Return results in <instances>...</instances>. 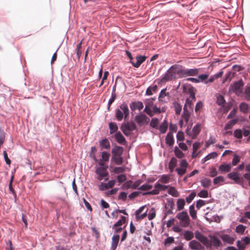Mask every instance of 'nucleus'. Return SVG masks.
<instances>
[{"instance_id":"1","label":"nucleus","mask_w":250,"mask_h":250,"mask_svg":"<svg viewBox=\"0 0 250 250\" xmlns=\"http://www.w3.org/2000/svg\"><path fill=\"white\" fill-rule=\"evenodd\" d=\"M182 87L184 93L189 94V98L186 101L184 109H192L193 107V102L196 100L195 90L190 84H184Z\"/></svg>"},{"instance_id":"2","label":"nucleus","mask_w":250,"mask_h":250,"mask_svg":"<svg viewBox=\"0 0 250 250\" xmlns=\"http://www.w3.org/2000/svg\"><path fill=\"white\" fill-rule=\"evenodd\" d=\"M196 238L208 248L212 246L217 247L221 245L220 241L215 235H209V238L205 235H195Z\"/></svg>"},{"instance_id":"3","label":"nucleus","mask_w":250,"mask_h":250,"mask_svg":"<svg viewBox=\"0 0 250 250\" xmlns=\"http://www.w3.org/2000/svg\"><path fill=\"white\" fill-rule=\"evenodd\" d=\"M129 115V110L127 104L125 103L121 104L115 111L116 118L119 121H121L124 118L125 120L126 119Z\"/></svg>"},{"instance_id":"4","label":"nucleus","mask_w":250,"mask_h":250,"mask_svg":"<svg viewBox=\"0 0 250 250\" xmlns=\"http://www.w3.org/2000/svg\"><path fill=\"white\" fill-rule=\"evenodd\" d=\"M181 73V70L179 69V66L177 65H172L167 71L164 77L162 78V81L167 82L172 80L175 78V74H179Z\"/></svg>"},{"instance_id":"5","label":"nucleus","mask_w":250,"mask_h":250,"mask_svg":"<svg viewBox=\"0 0 250 250\" xmlns=\"http://www.w3.org/2000/svg\"><path fill=\"white\" fill-rule=\"evenodd\" d=\"M176 217L179 220V224L181 227L186 228L189 226L190 219L187 211H183L178 212Z\"/></svg>"},{"instance_id":"6","label":"nucleus","mask_w":250,"mask_h":250,"mask_svg":"<svg viewBox=\"0 0 250 250\" xmlns=\"http://www.w3.org/2000/svg\"><path fill=\"white\" fill-rule=\"evenodd\" d=\"M244 86V83L242 80H240L237 82H234L230 85L229 91L235 93L236 95L239 96L242 94V87Z\"/></svg>"},{"instance_id":"7","label":"nucleus","mask_w":250,"mask_h":250,"mask_svg":"<svg viewBox=\"0 0 250 250\" xmlns=\"http://www.w3.org/2000/svg\"><path fill=\"white\" fill-rule=\"evenodd\" d=\"M136 128V125L133 122H127L122 124L121 129L125 135L126 136L130 135L131 132Z\"/></svg>"},{"instance_id":"8","label":"nucleus","mask_w":250,"mask_h":250,"mask_svg":"<svg viewBox=\"0 0 250 250\" xmlns=\"http://www.w3.org/2000/svg\"><path fill=\"white\" fill-rule=\"evenodd\" d=\"M107 167H96L95 172L97 175V179L101 181L103 179L107 181L108 178H106L108 175L107 171Z\"/></svg>"},{"instance_id":"9","label":"nucleus","mask_w":250,"mask_h":250,"mask_svg":"<svg viewBox=\"0 0 250 250\" xmlns=\"http://www.w3.org/2000/svg\"><path fill=\"white\" fill-rule=\"evenodd\" d=\"M168 186L161 185L159 182L155 183L154 185V189L152 190L143 193V195H157L160 193V191H165L168 188Z\"/></svg>"},{"instance_id":"10","label":"nucleus","mask_w":250,"mask_h":250,"mask_svg":"<svg viewBox=\"0 0 250 250\" xmlns=\"http://www.w3.org/2000/svg\"><path fill=\"white\" fill-rule=\"evenodd\" d=\"M201 131L200 125L198 124L195 125L193 128L191 130L188 127L186 130V133L187 135L189 136L191 139H195L199 134Z\"/></svg>"},{"instance_id":"11","label":"nucleus","mask_w":250,"mask_h":250,"mask_svg":"<svg viewBox=\"0 0 250 250\" xmlns=\"http://www.w3.org/2000/svg\"><path fill=\"white\" fill-rule=\"evenodd\" d=\"M188 163L186 160L183 159L180 161V167L176 168L175 170L177 173V174L181 176L185 174L187 172V169L188 167Z\"/></svg>"},{"instance_id":"12","label":"nucleus","mask_w":250,"mask_h":250,"mask_svg":"<svg viewBox=\"0 0 250 250\" xmlns=\"http://www.w3.org/2000/svg\"><path fill=\"white\" fill-rule=\"evenodd\" d=\"M135 121L139 125H143L147 124L149 121V119L146 115L140 114L135 117Z\"/></svg>"},{"instance_id":"13","label":"nucleus","mask_w":250,"mask_h":250,"mask_svg":"<svg viewBox=\"0 0 250 250\" xmlns=\"http://www.w3.org/2000/svg\"><path fill=\"white\" fill-rule=\"evenodd\" d=\"M125 221V217L124 216H122L121 219H120L113 226V229L114 231V233H120L122 230V226L123 224H124Z\"/></svg>"},{"instance_id":"14","label":"nucleus","mask_w":250,"mask_h":250,"mask_svg":"<svg viewBox=\"0 0 250 250\" xmlns=\"http://www.w3.org/2000/svg\"><path fill=\"white\" fill-rule=\"evenodd\" d=\"M250 243V238L247 236L241 240L237 241V246L239 250H244L246 246Z\"/></svg>"},{"instance_id":"15","label":"nucleus","mask_w":250,"mask_h":250,"mask_svg":"<svg viewBox=\"0 0 250 250\" xmlns=\"http://www.w3.org/2000/svg\"><path fill=\"white\" fill-rule=\"evenodd\" d=\"M115 180H110L107 183L102 182L99 185L98 188L100 190H105L113 187L115 185Z\"/></svg>"},{"instance_id":"16","label":"nucleus","mask_w":250,"mask_h":250,"mask_svg":"<svg viewBox=\"0 0 250 250\" xmlns=\"http://www.w3.org/2000/svg\"><path fill=\"white\" fill-rule=\"evenodd\" d=\"M181 73L184 75L189 76H196L199 73V69H186L181 70Z\"/></svg>"},{"instance_id":"17","label":"nucleus","mask_w":250,"mask_h":250,"mask_svg":"<svg viewBox=\"0 0 250 250\" xmlns=\"http://www.w3.org/2000/svg\"><path fill=\"white\" fill-rule=\"evenodd\" d=\"M227 176L228 178L233 180L236 184H240L242 182L239 174L236 172L229 173Z\"/></svg>"},{"instance_id":"18","label":"nucleus","mask_w":250,"mask_h":250,"mask_svg":"<svg viewBox=\"0 0 250 250\" xmlns=\"http://www.w3.org/2000/svg\"><path fill=\"white\" fill-rule=\"evenodd\" d=\"M190 117L189 112L188 109H184V112L182 116V119L180 121V125L182 126L184 123L187 124L189 121Z\"/></svg>"},{"instance_id":"19","label":"nucleus","mask_w":250,"mask_h":250,"mask_svg":"<svg viewBox=\"0 0 250 250\" xmlns=\"http://www.w3.org/2000/svg\"><path fill=\"white\" fill-rule=\"evenodd\" d=\"M166 91V88H164L161 91L158 98L160 102L165 103L168 100L169 93L168 92H167Z\"/></svg>"},{"instance_id":"20","label":"nucleus","mask_w":250,"mask_h":250,"mask_svg":"<svg viewBox=\"0 0 250 250\" xmlns=\"http://www.w3.org/2000/svg\"><path fill=\"white\" fill-rule=\"evenodd\" d=\"M130 109L132 111H134L136 109H138L139 110L142 109L144 107L143 104L142 102L137 101L132 102L130 104Z\"/></svg>"},{"instance_id":"21","label":"nucleus","mask_w":250,"mask_h":250,"mask_svg":"<svg viewBox=\"0 0 250 250\" xmlns=\"http://www.w3.org/2000/svg\"><path fill=\"white\" fill-rule=\"evenodd\" d=\"M116 141L121 145H125L126 140L120 132H118L115 134Z\"/></svg>"},{"instance_id":"22","label":"nucleus","mask_w":250,"mask_h":250,"mask_svg":"<svg viewBox=\"0 0 250 250\" xmlns=\"http://www.w3.org/2000/svg\"><path fill=\"white\" fill-rule=\"evenodd\" d=\"M146 57L143 56H139L136 57V62H131L132 65L136 68H138L140 65L145 61Z\"/></svg>"},{"instance_id":"23","label":"nucleus","mask_w":250,"mask_h":250,"mask_svg":"<svg viewBox=\"0 0 250 250\" xmlns=\"http://www.w3.org/2000/svg\"><path fill=\"white\" fill-rule=\"evenodd\" d=\"M189 246L192 250H200L204 248L200 243L195 240L190 241Z\"/></svg>"},{"instance_id":"24","label":"nucleus","mask_w":250,"mask_h":250,"mask_svg":"<svg viewBox=\"0 0 250 250\" xmlns=\"http://www.w3.org/2000/svg\"><path fill=\"white\" fill-rule=\"evenodd\" d=\"M120 235H113L112 238V244L110 250H115L118 246Z\"/></svg>"},{"instance_id":"25","label":"nucleus","mask_w":250,"mask_h":250,"mask_svg":"<svg viewBox=\"0 0 250 250\" xmlns=\"http://www.w3.org/2000/svg\"><path fill=\"white\" fill-rule=\"evenodd\" d=\"M231 169L230 164H223L221 165L219 167V170L221 172H228Z\"/></svg>"},{"instance_id":"26","label":"nucleus","mask_w":250,"mask_h":250,"mask_svg":"<svg viewBox=\"0 0 250 250\" xmlns=\"http://www.w3.org/2000/svg\"><path fill=\"white\" fill-rule=\"evenodd\" d=\"M123 151V147L120 146H116L112 150L113 155H116L117 156H122Z\"/></svg>"},{"instance_id":"27","label":"nucleus","mask_w":250,"mask_h":250,"mask_svg":"<svg viewBox=\"0 0 250 250\" xmlns=\"http://www.w3.org/2000/svg\"><path fill=\"white\" fill-rule=\"evenodd\" d=\"M166 144L169 146H172L174 143L173 134L171 132H168L166 138Z\"/></svg>"},{"instance_id":"28","label":"nucleus","mask_w":250,"mask_h":250,"mask_svg":"<svg viewBox=\"0 0 250 250\" xmlns=\"http://www.w3.org/2000/svg\"><path fill=\"white\" fill-rule=\"evenodd\" d=\"M239 109L241 112L246 114L250 110V107L248 104L242 102L239 105Z\"/></svg>"},{"instance_id":"29","label":"nucleus","mask_w":250,"mask_h":250,"mask_svg":"<svg viewBox=\"0 0 250 250\" xmlns=\"http://www.w3.org/2000/svg\"><path fill=\"white\" fill-rule=\"evenodd\" d=\"M177 164V161L176 159L174 157L171 158L169 163H168V168L171 172H172L174 171L175 167H176Z\"/></svg>"},{"instance_id":"30","label":"nucleus","mask_w":250,"mask_h":250,"mask_svg":"<svg viewBox=\"0 0 250 250\" xmlns=\"http://www.w3.org/2000/svg\"><path fill=\"white\" fill-rule=\"evenodd\" d=\"M223 72L222 71H220L217 74L212 75L210 77L209 79L207 80V84L208 83H211L215 81V80L220 78L222 76Z\"/></svg>"},{"instance_id":"31","label":"nucleus","mask_w":250,"mask_h":250,"mask_svg":"<svg viewBox=\"0 0 250 250\" xmlns=\"http://www.w3.org/2000/svg\"><path fill=\"white\" fill-rule=\"evenodd\" d=\"M170 176L168 175H162L160 176L158 182L162 183L163 184H167L170 182Z\"/></svg>"},{"instance_id":"32","label":"nucleus","mask_w":250,"mask_h":250,"mask_svg":"<svg viewBox=\"0 0 250 250\" xmlns=\"http://www.w3.org/2000/svg\"><path fill=\"white\" fill-rule=\"evenodd\" d=\"M100 145L104 149H109L110 147L109 141L107 139L102 140L100 142Z\"/></svg>"},{"instance_id":"33","label":"nucleus","mask_w":250,"mask_h":250,"mask_svg":"<svg viewBox=\"0 0 250 250\" xmlns=\"http://www.w3.org/2000/svg\"><path fill=\"white\" fill-rule=\"evenodd\" d=\"M168 188V193L169 194L175 197H177L179 196V193L174 187H170Z\"/></svg>"},{"instance_id":"34","label":"nucleus","mask_w":250,"mask_h":250,"mask_svg":"<svg viewBox=\"0 0 250 250\" xmlns=\"http://www.w3.org/2000/svg\"><path fill=\"white\" fill-rule=\"evenodd\" d=\"M238 121V119H232L229 122H228L227 124L225 125V129L228 130L232 128V126L236 124Z\"/></svg>"},{"instance_id":"35","label":"nucleus","mask_w":250,"mask_h":250,"mask_svg":"<svg viewBox=\"0 0 250 250\" xmlns=\"http://www.w3.org/2000/svg\"><path fill=\"white\" fill-rule=\"evenodd\" d=\"M200 183L204 188H208L210 186L211 181L207 178H204L200 181Z\"/></svg>"},{"instance_id":"36","label":"nucleus","mask_w":250,"mask_h":250,"mask_svg":"<svg viewBox=\"0 0 250 250\" xmlns=\"http://www.w3.org/2000/svg\"><path fill=\"white\" fill-rule=\"evenodd\" d=\"M157 90V85H154L148 87L146 90V95L147 96H150L152 95L153 92H156Z\"/></svg>"},{"instance_id":"37","label":"nucleus","mask_w":250,"mask_h":250,"mask_svg":"<svg viewBox=\"0 0 250 250\" xmlns=\"http://www.w3.org/2000/svg\"><path fill=\"white\" fill-rule=\"evenodd\" d=\"M218 154L217 153L213 152L209 153L208 155H207L205 157H204L202 160V162L203 163H205L206 161H208L210 159H213L216 158Z\"/></svg>"},{"instance_id":"38","label":"nucleus","mask_w":250,"mask_h":250,"mask_svg":"<svg viewBox=\"0 0 250 250\" xmlns=\"http://www.w3.org/2000/svg\"><path fill=\"white\" fill-rule=\"evenodd\" d=\"M160 132L162 134L165 133L167 129V123L166 120H164L161 124L160 126L158 127Z\"/></svg>"},{"instance_id":"39","label":"nucleus","mask_w":250,"mask_h":250,"mask_svg":"<svg viewBox=\"0 0 250 250\" xmlns=\"http://www.w3.org/2000/svg\"><path fill=\"white\" fill-rule=\"evenodd\" d=\"M174 152L175 155L178 158L182 159L185 156V154L177 146H175L174 147Z\"/></svg>"},{"instance_id":"40","label":"nucleus","mask_w":250,"mask_h":250,"mask_svg":"<svg viewBox=\"0 0 250 250\" xmlns=\"http://www.w3.org/2000/svg\"><path fill=\"white\" fill-rule=\"evenodd\" d=\"M189 212L190 215L193 219H195L197 218V212L195 209V208L193 205H190L189 206Z\"/></svg>"},{"instance_id":"41","label":"nucleus","mask_w":250,"mask_h":250,"mask_svg":"<svg viewBox=\"0 0 250 250\" xmlns=\"http://www.w3.org/2000/svg\"><path fill=\"white\" fill-rule=\"evenodd\" d=\"M177 207L178 210H181L184 208L185 201L184 199H179L177 201Z\"/></svg>"},{"instance_id":"42","label":"nucleus","mask_w":250,"mask_h":250,"mask_svg":"<svg viewBox=\"0 0 250 250\" xmlns=\"http://www.w3.org/2000/svg\"><path fill=\"white\" fill-rule=\"evenodd\" d=\"M109 128L110 129V133L113 134L117 131L118 127V126L115 123L110 122L109 124Z\"/></svg>"},{"instance_id":"43","label":"nucleus","mask_w":250,"mask_h":250,"mask_svg":"<svg viewBox=\"0 0 250 250\" xmlns=\"http://www.w3.org/2000/svg\"><path fill=\"white\" fill-rule=\"evenodd\" d=\"M208 77V75L206 74H203L199 75L198 77V81L200 82L204 83L205 84H207V79Z\"/></svg>"},{"instance_id":"44","label":"nucleus","mask_w":250,"mask_h":250,"mask_svg":"<svg viewBox=\"0 0 250 250\" xmlns=\"http://www.w3.org/2000/svg\"><path fill=\"white\" fill-rule=\"evenodd\" d=\"M222 239L225 242L232 244L234 241V238L230 236V235H221Z\"/></svg>"},{"instance_id":"45","label":"nucleus","mask_w":250,"mask_h":250,"mask_svg":"<svg viewBox=\"0 0 250 250\" xmlns=\"http://www.w3.org/2000/svg\"><path fill=\"white\" fill-rule=\"evenodd\" d=\"M225 181L224 178L222 176H218L213 179V184L216 185H221Z\"/></svg>"},{"instance_id":"46","label":"nucleus","mask_w":250,"mask_h":250,"mask_svg":"<svg viewBox=\"0 0 250 250\" xmlns=\"http://www.w3.org/2000/svg\"><path fill=\"white\" fill-rule=\"evenodd\" d=\"M240 161V157L237 154H234L233 155V158L232 159L231 166H236Z\"/></svg>"},{"instance_id":"47","label":"nucleus","mask_w":250,"mask_h":250,"mask_svg":"<svg viewBox=\"0 0 250 250\" xmlns=\"http://www.w3.org/2000/svg\"><path fill=\"white\" fill-rule=\"evenodd\" d=\"M158 119L156 118H154L151 119L150 125L153 128L158 129Z\"/></svg>"},{"instance_id":"48","label":"nucleus","mask_w":250,"mask_h":250,"mask_svg":"<svg viewBox=\"0 0 250 250\" xmlns=\"http://www.w3.org/2000/svg\"><path fill=\"white\" fill-rule=\"evenodd\" d=\"M147 216L149 220H151L154 218L156 216L155 209L154 208H151L149 210L148 214H147Z\"/></svg>"},{"instance_id":"49","label":"nucleus","mask_w":250,"mask_h":250,"mask_svg":"<svg viewBox=\"0 0 250 250\" xmlns=\"http://www.w3.org/2000/svg\"><path fill=\"white\" fill-rule=\"evenodd\" d=\"M174 107L176 114L180 115L182 110V105L178 103H175L174 104Z\"/></svg>"},{"instance_id":"50","label":"nucleus","mask_w":250,"mask_h":250,"mask_svg":"<svg viewBox=\"0 0 250 250\" xmlns=\"http://www.w3.org/2000/svg\"><path fill=\"white\" fill-rule=\"evenodd\" d=\"M112 159L117 165H121L123 163V158L121 156H117L116 155H113Z\"/></svg>"},{"instance_id":"51","label":"nucleus","mask_w":250,"mask_h":250,"mask_svg":"<svg viewBox=\"0 0 250 250\" xmlns=\"http://www.w3.org/2000/svg\"><path fill=\"white\" fill-rule=\"evenodd\" d=\"M102 159L103 161L107 162L110 157V154L107 152L104 151L102 154Z\"/></svg>"},{"instance_id":"52","label":"nucleus","mask_w":250,"mask_h":250,"mask_svg":"<svg viewBox=\"0 0 250 250\" xmlns=\"http://www.w3.org/2000/svg\"><path fill=\"white\" fill-rule=\"evenodd\" d=\"M246 227L242 225H239L236 227V232L238 233H243Z\"/></svg>"},{"instance_id":"53","label":"nucleus","mask_w":250,"mask_h":250,"mask_svg":"<svg viewBox=\"0 0 250 250\" xmlns=\"http://www.w3.org/2000/svg\"><path fill=\"white\" fill-rule=\"evenodd\" d=\"M244 95L245 99L248 100H250V86H247L245 88L244 92Z\"/></svg>"},{"instance_id":"54","label":"nucleus","mask_w":250,"mask_h":250,"mask_svg":"<svg viewBox=\"0 0 250 250\" xmlns=\"http://www.w3.org/2000/svg\"><path fill=\"white\" fill-rule=\"evenodd\" d=\"M196 196V193L194 192H191L188 197H186V202L188 203H190L194 198Z\"/></svg>"},{"instance_id":"55","label":"nucleus","mask_w":250,"mask_h":250,"mask_svg":"<svg viewBox=\"0 0 250 250\" xmlns=\"http://www.w3.org/2000/svg\"><path fill=\"white\" fill-rule=\"evenodd\" d=\"M225 100L224 97L221 95H219L217 97V104L219 105H223L225 103Z\"/></svg>"},{"instance_id":"56","label":"nucleus","mask_w":250,"mask_h":250,"mask_svg":"<svg viewBox=\"0 0 250 250\" xmlns=\"http://www.w3.org/2000/svg\"><path fill=\"white\" fill-rule=\"evenodd\" d=\"M234 136L237 139H241L242 138V132L241 129H236L234 131Z\"/></svg>"},{"instance_id":"57","label":"nucleus","mask_w":250,"mask_h":250,"mask_svg":"<svg viewBox=\"0 0 250 250\" xmlns=\"http://www.w3.org/2000/svg\"><path fill=\"white\" fill-rule=\"evenodd\" d=\"M208 195V192L206 190H202L198 193V196L201 198H207Z\"/></svg>"},{"instance_id":"58","label":"nucleus","mask_w":250,"mask_h":250,"mask_svg":"<svg viewBox=\"0 0 250 250\" xmlns=\"http://www.w3.org/2000/svg\"><path fill=\"white\" fill-rule=\"evenodd\" d=\"M176 138L177 141H182L184 140V134L182 131H178L177 133Z\"/></svg>"},{"instance_id":"59","label":"nucleus","mask_w":250,"mask_h":250,"mask_svg":"<svg viewBox=\"0 0 250 250\" xmlns=\"http://www.w3.org/2000/svg\"><path fill=\"white\" fill-rule=\"evenodd\" d=\"M144 112L147 113L149 116L152 117L154 115V113L152 110L148 107V105H146Z\"/></svg>"},{"instance_id":"60","label":"nucleus","mask_w":250,"mask_h":250,"mask_svg":"<svg viewBox=\"0 0 250 250\" xmlns=\"http://www.w3.org/2000/svg\"><path fill=\"white\" fill-rule=\"evenodd\" d=\"M152 188V186L151 185L144 184L139 188V189L141 190H148L151 189Z\"/></svg>"},{"instance_id":"61","label":"nucleus","mask_w":250,"mask_h":250,"mask_svg":"<svg viewBox=\"0 0 250 250\" xmlns=\"http://www.w3.org/2000/svg\"><path fill=\"white\" fill-rule=\"evenodd\" d=\"M136 214V218L137 221L142 220L145 218L147 216L146 212H145L143 213H138Z\"/></svg>"},{"instance_id":"62","label":"nucleus","mask_w":250,"mask_h":250,"mask_svg":"<svg viewBox=\"0 0 250 250\" xmlns=\"http://www.w3.org/2000/svg\"><path fill=\"white\" fill-rule=\"evenodd\" d=\"M233 74L232 72L229 71L226 74L225 79L223 80V83H225L227 81H230L231 78L233 77Z\"/></svg>"},{"instance_id":"63","label":"nucleus","mask_w":250,"mask_h":250,"mask_svg":"<svg viewBox=\"0 0 250 250\" xmlns=\"http://www.w3.org/2000/svg\"><path fill=\"white\" fill-rule=\"evenodd\" d=\"M126 180V177L125 174H121L117 176V180L119 183L124 182Z\"/></svg>"},{"instance_id":"64","label":"nucleus","mask_w":250,"mask_h":250,"mask_svg":"<svg viewBox=\"0 0 250 250\" xmlns=\"http://www.w3.org/2000/svg\"><path fill=\"white\" fill-rule=\"evenodd\" d=\"M206 204V202L203 200H199L196 202V208L199 209Z\"/></svg>"}]
</instances>
